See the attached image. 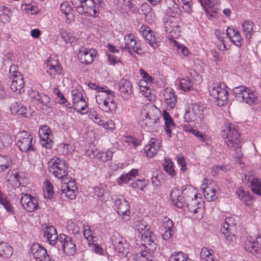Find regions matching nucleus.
<instances>
[{
  "instance_id": "28",
  "label": "nucleus",
  "mask_w": 261,
  "mask_h": 261,
  "mask_svg": "<svg viewBox=\"0 0 261 261\" xmlns=\"http://www.w3.org/2000/svg\"><path fill=\"white\" fill-rule=\"evenodd\" d=\"M163 227L165 229V232L163 234V237L165 240H168L171 238L173 230L172 227L173 226V222L168 218H165L163 222Z\"/></svg>"
},
{
  "instance_id": "2",
  "label": "nucleus",
  "mask_w": 261,
  "mask_h": 261,
  "mask_svg": "<svg viewBox=\"0 0 261 261\" xmlns=\"http://www.w3.org/2000/svg\"><path fill=\"white\" fill-rule=\"evenodd\" d=\"M49 171L56 177L64 181L65 179H70L68 176V165L64 160H61L58 158H53L48 163Z\"/></svg>"
},
{
  "instance_id": "25",
  "label": "nucleus",
  "mask_w": 261,
  "mask_h": 261,
  "mask_svg": "<svg viewBox=\"0 0 261 261\" xmlns=\"http://www.w3.org/2000/svg\"><path fill=\"white\" fill-rule=\"evenodd\" d=\"M183 195L185 199L188 202V205H192L197 203V193L196 190L192 187H188L184 190Z\"/></svg>"
},
{
  "instance_id": "30",
  "label": "nucleus",
  "mask_w": 261,
  "mask_h": 261,
  "mask_svg": "<svg viewBox=\"0 0 261 261\" xmlns=\"http://www.w3.org/2000/svg\"><path fill=\"white\" fill-rule=\"evenodd\" d=\"M202 188L203 191V194L205 198L209 201H213L217 198L216 195V190L212 187L210 185H205L203 184Z\"/></svg>"
},
{
  "instance_id": "3",
  "label": "nucleus",
  "mask_w": 261,
  "mask_h": 261,
  "mask_svg": "<svg viewBox=\"0 0 261 261\" xmlns=\"http://www.w3.org/2000/svg\"><path fill=\"white\" fill-rule=\"evenodd\" d=\"M115 92L111 90L99 91L96 95V101L102 110L106 113L115 111L117 103L114 100Z\"/></svg>"
},
{
  "instance_id": "53",
  "label": "nucleus",
  "mask_w": 261,
  "mask_h": 261,
  "mask_svg": "<svg viewBox=\"0 0 261 261\" xmlns=\"http://www.w3.org/2000/svg\"><path fill=\"white\" fill-rule=\"evenodd\" d=\"M189 211L191 212H193L194 214V216L195 218L197 219H200L202 217L203 214V210L200 206H197L196 208H194L193 206L191 205L190 207L189 208Z\"/></svg>"
},
{
  "instance_id": "13",
  "label": "nucleus",
  "mask_w": 261,
  "mask_h": 261,
  "mask_svg": "<svg viewBox=\"0 0 261 261\" xmlns=\"http://www.w3.org/2000/svg\"><path fill=\"white\" fill-rule=\"evenodd\" d=\"M59 241L62 245L63 251L67 255H73L75 253L76 247L71 237L61 233L59 235Z\"/></svg>"
},
{
  "instance_id": "9",
  "label": "nucleus",
  "mask_w": 261,
  "mask_h": 261,
  "mask_svg": "<svg viewBox=\"0 0 261 261\" xmlns=\"http://www.w3.org/2000/svg\"><path fill=\"white\" fill-rule=\"evenodd\" d=\"M236 229L234 219L231 217L226 218L220 229L223 237L225 238L226 243L230 244L235 242L236 238L234 233Z\"/></svg>"
},
{
  "instance_id": "46",
  "label": "nucleus",
  "mask_w": 261,
  "mask_h": 261,
  "mask_svg": "<svg viewBox=\"0 0 261 261\" xmlns=\"http://www.w3.org/2000/svg\"><path fill=\"white\" fill-rule=\"evenodd\" d=\"M113 152L111 151L106 152H98L97 154H95L96 158L102 162H105L108 161H110L112 159Z\"/></svg>"
},
{
  "instance_id": "45",
  "label": "nucleus",
  "mask_w": 261,
  "mask_h": 261,
  "mask_svg": "<svg viewBox=\"0 0 261 261\" xmlns=\"http://www.w3.org/2000/svg\"><path fill=\"white\" fill-rule=\"evenodd\" d=\"M170 42L173 43L174 46L177 48L179 54H182L185 57L189 55V51L187 47L179 43L173 39L170 38Z\"/></svg>"
},
{
  "instance_id": "29",
  "label": "nucleus",
  "mask_w": 261,
  "mask_h": 261,
  "mask_svg": "<svg viewBox=\"0 0 261 261\" xmlns=\"http://www.w3.org/2000/svg\"><path fill=\"white\" fill-rule=\"evenodd\" d=\"M254 24L250 20H245L242 24V30L245 38L249 40L251 39L252 34L254 32L253 28Z\"/></svg>"
},
{
  "instance_id": "50",
  "label": "nucleus",
  "mask_w": 261,
  "mask_h": 261,
  "mask_svg": "<svg viewBox=\"0 0 261 261\" xmlns=\"http://www.w3.org/2000/svg\"><path fill=\"white\" fill-rule=\"evenodd\" d=\"M186 255L182 252L172 254L169 257V261H187Z\"/></svg>"
},
{
  "instance_id": "47",
  "label": "nucleus",
  "mask_w": 261,
  "mask_h": 261,
  "mask_svg": "<svg viewBox=\"0 0 261 261\" xmlns=\"http://www.w3.org/2000/svg\"><path fill=\"white\" fill-rule=\"evenodd\" d=\"M146 42L148 43L154 49L156 48L160 45V41H158L153 35V32H151L145 38Z\"/></svg>"
},
{
  "instance_id": "55",
  "label": "nucleus",
  "mask_w": 261,
  "mask_h": 261,
  "mask_svg": "<svg viewBox=\"0 0 261 261\" xmlns=\"http://www.w3.org/2000/svg\"><path fill=\"white\" fill-rule=\"evenodd\" d=\"M148 185V181L144 179L137 180L131 184V186L134 188H138L141 191H143L144 188Z\"/></svg>"
},
{
  "instance_id": "43",
  "label": "nucleus",
  "mask_w": 261,
  "mask_h": 261,
  "mask_svg": "<svg viewBox=\"0 0 261 261\" xmlns=\"http://www.w3.org/2000/svg\"><path fill=\"white\" fill-rule=\"evenodd\" d=\"M0 204L4 206L7 212L13 213V207L3 193L0 195Z\"/></svg>"
},
{
  "instance_id": "37",
  "label": "nucleus",
  "mask_w": 261,
  "mask_h": 261,
  "mask_svg": "<svg viewBox=\"0 0 261 261\" xmlns=\"http://www.w3.org/2000/svg\"><path fill=\"white\" fill-rule=\"evenodd\" d=\"M72 10V8L67 1L63 2L60 6L61 12L65 15L67 19L72 18L73 16Z\"/></svg>"
},
{
  "instance_id": "36",
  "label": "nucleus",
  "mask_w": 261,
  "mask_h": 261,
  "mask_svg": "<svg viewBox=\"0 0 261 261\" xmlns=\"http://www.w3.org/2000/svg\"><path fill=\"white\" fill-rule=\"evenodd\" d=\"M169 9L170 18H176L177 19V22H180L181 20L182 11L180 9L178 5L174 3L172 7L170 8Z\"/></svg>"
},
{
  "instance_id": "59",
  "label": "nucleus",
  "mask_w": 261,
  "mask_h": 261,
  "mask_svg": "<svg viewBox=\"0 0 261 261\" xmlns=\"http://www.w3.org/2000/svg\"><path fill=\"white\" fill-rule=\"evenodd\" d=\"M132 179L129 174L127 173L125 174H122L119 178L117 179V183L119 185L128 182Z\"/></svg>"
},
{
  "instance_id": "6",
  "label": "nucleus",
  "mask_w": 261,
  "mask_h": 261,
  "mask_svg": "<svg viewBox=\"0 0 261 261\" xmlns=\"http://www.w3.org/2000/svg\"><path fill=\"white\" fill-rule=\"evenodd\" d=\"M134 227L141 235V240L146 245L154 248L156 245L157 239L155 236L150 230V226L143 221H136Z\"/></svg>"
},
{
  "instance_id": "34",
  "label": "nucleus",
  "mask_w": 261,
  "mask_h": 261,
  "mask_svg": "<svg viewBox=\"0 0 261 261\" xmlns=\"http://www.w3.org/2000/svg\"><path fill=\"white\" fill-rule=\"evenodd\" d=\"M59 33L61 38L64 41L65 43L72 44L75 42V38L70 31L64 29H60Z\"/></svg>"
},
{
  "instance_id": "60",
  "label": "nucleus",
  "mask_w": 261,
  "mask_h": 261,
  "mask_svg": "<svg viewBox=\"0 0 261 261\" xmlns=\"http://www.w3.org/2000/svg\"><path fill=\"white\" fill-rule=\"evenodd\" d=\"M177 163L181 166L180 169L183 171H186L187 168L186 167V161L184 156L179 155L176 156Z\"/></svg>"
},
{
  "instance_id": "49",
  "label": "nucleus",
  "mask_w": 261,
  "mask_h": 261,
  "mask_svg": "<svg viewBox=\"0 0 261 261\" xmlns=\"http://www.w3.org/2000/svg\"><path fill=\"white\" fill-rule=\"evenodd\" d=\"M179 5H182V9L188 14L192 12L191 5L192 0H177Z\"/></svg>"
},
{
  "instance_id": "32",
  "label": "nucleus",
  "mask_w": 261,
  "mask_h": 261,
  "mask_svg": "<svg viewBox=\"0 0 261 261\" xmlns=\"http://www.w3.org/2000/svg\"><path fill=\"white\" fill-rule=\"evenodd\" d=\"M177 82L178 87L184 91H188L192 89L193 80L188 77L180 79Z\"/></svg>"
},
{
  "instance_id": "10",
  "label": "nucleus",
  "mask_w": 261,
  "mask_h": 261,
  "mask_svg": "<svg viewBox=\"0 0 261 261\" xmlns=\"http://www.w3.org/2000/svg\"><path fill=\"white\" fill-rule=\"evenodd\" d=\"M244 247L247 251L261 257V236L247 237L244 241Z\"/></svg>"
},
{
  "instance_id": "24",
  "label": "nucleus",
  "mask_w": 261,
  "mask_h": 261,
  "mask_svg": "<svg viewBox=\"0 0 261 261\" xmlns=\"http://www.w3.org/2000/svg\"><path fill=\"white\" fill-rule=\"evenodd\" d=\"M114 206L119 215H126L127 213H129V204L126 199L123 197L115 200Z\"/></svg>"
},
{
  "instance_id": "52",
  "label": "nucleus",
  "mask_w": 261,
  "mask_h": 261,
  "mask_svg": "<svg viewBox=\"0 0 261 261\" xmlns=\"http://www.w3.org/2000/svg\"><path fill=\"white\" fill-rule=\"evenodd\" d=\"M198 1L205 10H206V7L213 9L218 3V0H198Z\"/></svg>"
},
{
  "instance_id": "48",
  "label": "nucleus",
  "mask_w": 261,
  "mask_h": 261,
  "mask_svg": "<svg viewBox=\"0 0 261 261\" xmlns=\"http://www.w3.org/2000/svg\"><path fill=\"white\" fill-rule=\"evenodd\" d=\"M83 234L85 239L88 241H95L96 237L93 236V233L90 230V227L89 225L84 226Z\"/></svg>"
},
{
  "instance_id": "16",
  "label": "nucleus",
  "mask_w": 261,
  "mask_h": 261,
  "mask_svg": "<svg viewBox=\"0 0 261 261\" xmlns=\"http://www.w3.org/2000/svg\"><path fill=\"white\" fill-rule=\"evenodd\" d=\"M31 250L33 257L37 261H49V256L43 246L37 243L33 244Z\"/></svg>"
},
{
  "instance_id": "18",
  "label": "nucleus",
  "mask_w": 261,
  "mask_h": 261,
  "mask_svg": "<svg viewBox=\"0 0 261 261\" xmlns=\"http://www.w3.org/2000/svg\"><path fill=\"white\" fill-rule=\"evenodd\" d=\"M161 141L156 138H151L145 146L144 150L148 157L152 158L162 147Z\"/></svg>"
},
{
  "instance_id": "19",
  "label": "nucleus",
  "mask_w": 261,
  "mask_h": 261,
  "mask_svg": "<svg viewBox=\"0 0 261 261\" xmlns=\"http://www.w3.org/2000/svg\"><path fill=\"white\" fill-rule=\"evenodd\" d=\"M119 90L121 96L125 100L129 99L133 95V87L130 81L122 79L119 83Z\"/></svg>"
},
{
  "instance_id": "15",
  "label": "nucleus",
  "mask_w": 261,
  "mask_h": 261,
  "mask_svg": "<svg viewBox=\"0 0 261 261\" xmlns=\"http://www.w3.org/2000/svg\"><path fill=\"white\" fill-rule=\"evenodd\" d=\"M42 231L43 237L49 244L54 246L57 244V241H59V236L58 235L56 229L53 226L43 224Z\"/></svg>"
},
{
  "instance_id": "11",
  "label": "nucleus",
  "mask_w": 261,
  "mask_h": 261,
  "mask_svg": "<svg viewBox=\"0 0 261 261\" xmlns=\"http://www.w3.org/2000/svg\"><path fill=\"white\" fill-rule=\"evenodd\" d=\"M62 184L60 187L61 195H64L67 198L72 200L76 197L75 181L72 178L65 179L64 181L62 182Z\"/></svg>"
},
{
  "instance_id": "39",
  "label": "nucleus",
  "mask_w": 261,
  "mask_h": 261,
  "mask_svg": "<svg viewBox=\"0 0 261 261\" xmlns=\"http://www.w3.org/2000/svg\"><path fill=\"white\" fill-rule=\"evenodd\" d=\"M74 109L77 113L84 114L88 112V107L86 102L83 98L73 106Z\"/></svg>"
},
{
  "instance_id": "12",
  "label": "nucleus",
  "mask_w": 261,
  "mask_h": 261,
  "mask_svg": "<svg viewBox=\"0 0 261 261\" xmlns=\"http://www.w3.org/2000/svg\"><path fill=\"white\" fill-rule=\"evenodd\" d=\"M20 202L23 208L28 212H33L39 207L36 198L27 193H22Z\"/></svg>"
},
{
  "instance_id": "23",
  "label": "nucleus",
  "mask_w": 261,
  "mask_h": 261,
  "mask_svg": "<svg viewBox=\"0 0 261 261\" xmlns=\"http://www.w3.org/2000/svg\"><path fill=\"white\" fill-rule=\"evenodd\" d=\"M164 98L167 109L172 110L174 108L177 103V98L173 89H166L164 92Z\"/></svg>"
},
{
  "instance_id": "40",
  "label": "nucleus",
  "mask_w": 261,
  "mask_h": 261,
  "mask_svg": "<svg viewBox=\"0 0 261 261\" xmlns=\"http://www.w3.org/2000/svg\"><path fill=\"white\" fill-rule=\"evenodd\" d=\"M251 187V190L254 193L261 196V185L258 179L252 178L248 179Z\"/></svg>"
},
{
  "instance_id": "57",
  "label": "nucleus",
  "mask_w": 261,
  "mask_h": 261,
  "mask_svg": "<svg viewBox=\"0 0 261 261\" xmlns=\"http://www.w3.org/2000/svg\"><path fill=\"white\" fill-rule=\"evenodd\" d=\"M236 193L238 197L242 201H246L250 199L249 195L246 193L244 189L241 188H239L237 190Z\"/></svg>"
},
{
  "instance_id": "42",
  "label": "nucleus",
  "mask_w": 261,
  "mask_h": 261,
  "mask_svg": "<svg viewBox=\"0 0 261 261\" xmlns=\"http://www.w3.org/2000/svg\"><path fill=\"white\" fill-rule=\"evenodd\" d=\"M201 261H214V255L207 248H202L200 253Z\"/></svg>"
},
{
  "instance_id": "61",
  "label": "nucleus",
  "mask_w": 261,
  "mask_h": 261,
  "mask_svg": "<svg viewBox=\"0 0 261 261\" xmlns=\"http://www.w3.org/2000/svg\"><path fill=\"white\" fill-rule=\"evenodd\" d=\"M143 121L144 124L147 126V128L148 131L151 130L152 126L156 123L155 119H151L148 117H146Z\"/></svg>"
},
{
  "instance_id": "64",
  "label": "nucleus",
  "mask_w": 261,
  "mask_h": 261,
  "mask_svg": "<svg viewBox=\"0 0 261 261\" xmlns=\"http://www.w3.org/2000/svg\"><path fill=\"white\" fill-rule=\"evenodd\" d=\"M173 30L171 32H169L170 36L172 37H177L180 35V28L179 25L174 23Z\"/></svg>"
},
{
  "instance_id": "54",
  "label": "nucleus",
  "mask_w": 261,
  "mask_h": 261,
  "mask_svg": "<svg viewBox=\"0 0 261 261\" xmlns=\"http://www.w3.org/2000/svg\"><path fill=\"white\" fill-rule=\"evenodd\" d=\"M215 35L221 43V44H219L220 49H222V47L225 49L226 48V45L224 43V38L225 36H226V33L221 32L220 30H217L215 31Z\"/></svg>"
},
{
  "instance_id": "58",
  "label": "nucleus",
  "mask_w": 261,
  "mask_h": 261,
  "mask_svg": "<svg viewBox=\"0 0 261 261\" xmlns=\"http://www.w3.org/2000/svg\"><path fill=\"white\" fill-rule=\"evenodd\" d=\"M72 95L73 105L83 99L82 93L75 90L72 91Z\"/></svg>"
},
{
  "instance_id": "17",
  "label": "nucleus",
  "mask_w": 261,
  "mask_h": 261,
  "mask_svg": "<svg viewBox=\"0 0 261 261\" xmlns=\"http://www.w3.org/2000/svg\"><path fill=\"white\" fill-rule=\"evenodd\" d=\"M96 54V50L93 48L87 49L82 47L80 49L78 57L82 64L87 65L90 64L93 62L94 58Z\"/></svg>"
},
{
  "instance_id": "4",
  "label": "nucleus",
  "mask_w": 261,
  "mask_h": 261,
  "mask_svg": "<svg viewBox=\"0 0 261 261\" xmlns=\"http://www.w3.org/2000/svg\"><path fill=\"white\" fill-rule=\"evenodd\" d=\"M15 141L19 150L30 154L35 152L36 148L34 145L35 141L33 136L26 131H20L17 134L15 137Z\"/></svg>"
},
{
  "instance_id": "14",
  "label": "nucleus",
  "mask_w": 261,
  "mask_h": 261,
  "mask_svg": "<svg viewBox=\"0 0 261 261\" xmlns=\"http://www.w3.org/2000/svg\"><path fill=\"white\" fill-rule=\"evenodd\" d=\"M40 142L42 146L46 148H50L53 143L51 130L46 125L39 129L38 133Z\"/></svg>"
},
{
  "instance_id": "27",
  "label": "nucleus",
  "mask_w": 261,
  "mask_h": 261,
  "mask_svg": "<svg viewBox=\"0 0 261 261\" xmlns=\"http://www.w3.org/2000/svg\"><path fill=\"white\" fill-rule=\"evenodd\" d=\"M192 112L194 113L197 120H201L207 114V110L202 103L192 104Z\"/></svg>"
},
{
  "instance_id": "20",
  "label": "nucleus",
  "mask_w": 261,
  "mask_h": 261,
  "mask_svg": "<svg viewBox=\"0 0 261 261\" xmlns=\"http://www.w3.org/2000/svg\"><path fill=\"white\" fill-rule=\"evenodd\" d=\"M14 75H10L9 79L12 80L10 88L11 90L16 93L21 94L23 91L24 81L21 73H17Z\"/></svg>"
},
{
  "instance_id": "56",
  "label": "nucleus",
  "mask_w": 261,
  "mask_h": 261,
  "mask_svg": "<svg viewBox=\"0 0 261 261\" xmlns=\"http://www.w3.org/2000/svg\"><path fill=\"white\" fill-rule=\"evenodd\" d=\"M89 117L91 119L93 120L94 122L97 124H101L102 122L99 115L97 113L95 110H91L89 112Z\"/></svg>"
},
{
  "instance_id": "1",
  "label": "nucleus",
  "mask_w": 261,
  "mask_h": 261,
  "mask_svg": "<svg viewBox=\"0 0 261 261\" xmlns=\"http://www.w3.org/2000/svg\"><path fill=\"white\" fill-rule=\"evenodd\" d=\"M221 136L224 139L227 146L230 149L235 150L237 162L242 164L243 156L241 149L240 134L238 127L232 123H226L222 126Z\"/></svg>"
},
{
  "instance_id": "31",
  "label": "nucleus",
  "mask_w": 261,
  "mask_h": 261,
  "mask_svg": "<svg viewBox=\"0 0 261 261\" xmlns=\"http://www.w3.org/2000/svg\"><path fill=\"white\" fill-rule=\"evenodd\" d=\"M163 116L165 125V131L169 137H171V130L172 128L174 127L173 119L165 110L163 111Z\"/></svg>"
},
{
  "instance_id": "51",
  "label": "nucleus",
  "mask_w": 261,
  "mask_h": 261,
  "mask_svg": "<svg viewBox=\"0 0 261 261\" xmlns=\"http://www.w3.org/2000/svg\"><path fill=\"white\" fill-rule=\"evenodd\" d=\"M140 90L142 95L147 97L149 100H151L154 98V95L151 94V90L146 86H144L140 85Z\"/></svg>"
},
{
  "instance_id": "35",
  "label": "nucleus",
  "mask_w": 261,
  "mask_h": 261,
  "mask_svg": "<svg viewBox=\"0 0 261 261\" xmlns=\"http://www.w3.org/2000/svg\"><path fill=\"white\" fill-rule=\"evenodd\" d=\"M164 170L171 177L176 174V171L173 168V162L169 158H165L163 163Z\"/></svg>"
},
{
  "instance_id": "44",
  "label": "nucleus",
  "mask_w": 261,
  "mask_h": 261,
  "mask_svg": "<svg viewBox=\"0 0 261 261\" xmlns=\"http://www.w3.org/2000/svg\"><path fill=\"white\" fill-rule=\"evenodd\" d=\"M47 66L49 69L51 70L50 73L53 71L58 74L61 73L62 68L57 60H52L51 61H49Z\"/></svg>"
},
{
  "instance_id": "5",
  "label": "nucleus",
  "mask_w": 261,
  "mask_h": 261,
  "mask_svg": "<svg viewBox=\"0 0 261 261\" xmlns=\"http://www.w3.org/2000/svg\"><path fill=\"white\" fill-rule=\"evenodd\" d=\"M210 95L214 98L215 102L219 106L227 104L228 92L227 86L224 83H213L209 88Z\"/></svg>"
},
{
  "instance_id": "33",
  "label": "nucleus",
  "mask_w": 261,
  "mask_h": 261,
  "mask_svg": "<svg viewBox=\"0 0 261 261\" xmlns=\"http://www.w3.org/2000/svg\"><path fill=\"white\" fill-rule=\"evenodd\" d=\"M13 248L5 242L0 243V256L5 258L11 257L13 254Z\"/></svg>"
},
{
  "instance_id": "63",
  "label": "nucleus",
  "mask_w": 261,
  "mask_h": 261,
  "mask_svg": "<svg viewBox=\"0 0 261 261\" xmlns=\"http://www.w3.org/2000/svg\"><path fill=\"white\" fill-rule=\"evenodd\" d=\"M184 118L188 122L194 121L197 120L196 116L194 115V113L192 111H188L185 113Z\"/></svg>"
},
{
  "instance_id": "8",
  "label": "nucleus",
  "mask_w": 261,
  "mask_h": 261,
  "mask_svg": "<svg viewBox=\"0 0 261 261\" xmlns=\"http://www.w3.org/2000/svg\"><path fill=\"white\" fill-rule=\"evenodd\" d=\"M232 91L238 100H242L250 105H256L258 102L255 93L245 86L234 87Z\"/></svg>"
},
{
  "instance_id": "21",
  "label": "nucleus",
  "mask_w": 261,
  "mask_h": 261,
  "mask_svg": "<svg viewBox=\"0 0 261 261\" xmlns=\"http://www.w3.org/2000/svg\"><path fill=\"white\" fill-rule=\"evenodd\" d=\"M184 190L181 191L177 188H174L170 192V198L172 203L175 207L181 208L184 206L183 197L181 195L183 194Z\"/></svg>"
},
{
  "instance_id": "38",
  "label": "nucleus",
  "mask_w": 261,
  "mask_h": 261,
  "mask_svg": "<svg viewBox=\"0 0 261 261\" xmlns=\"http://www.w3.org/2000/svg\"><path fill=\"white\" fill-rule=\"evenodd\" d=\"M12 164V161L9 156L0 155V172L9 169Z\"/></svg>"
},
{
  "instance_id": "7",
  "label": "nucleus",
  "mask_w": 261,
  "mask_h": 261,
  "mask_svg": "<svg viewBox=\"0 0 261 261\" xmlns=\"http://www.w3.org/2000/svg\"><path fill=\"white\" fill-rule=\"evenodd\" d=\"M95 1L97 0H73L72 4L79 13L96 17L99 12Z\"/></svg>"
},
{
  "instance_id": "22",
  "label": "nucleus",
  "mask_w": 261,
  "mask_h": 261,
  "mask_svg": "<svg viewBox=\"0 0 261 261\" xmlns=\"http://www.w3.org/2000/svg\"><path fill=\"white\" fill-rule=\"evenodd\" d=\"M125 46L123 48L126 49L128 53L131 54L134 51L139 54V50L141 48L137 45V41L135 39V36L131 34H127L124 36Z\"/></svg>"
},
{
  "instance_id": "26",
  "label": "nucleus",
  "mask_w": 261,
  "mask_h": 261,
  "mask_svg": "<svg viewBox=\"0 0 261 261\" xmlns=\"http://www.w3.org/2000/svg\"><path fill=\"white\" fill-rule=\"evenodd\" d=\"M6 178L8 181L12 180L13 179H15L19 182V185L25 184L27 181L25 173H23V172H18L15 170H9L7 173Z\"/></svg>"
},
{
  "instance_id": "41",
  "label": "nucleus",
  "mask_w": 261,
  "mask_h": 261,
  "mask_svg": "<svg viewBox=\"0 0 261 261\" xmlns=\"http://www.w3.org/2000/svg\"><path fill=\"white\" fill-rule=\"evenodd\" d=\"M116 250L118 253L127 254L128 253V245L125 241L123 240L119 241L116 242L115 245Z\"/></svg>"
},
{
  "instance_id": "62",
  "label": "nucleus",
  "mask_w": 261,
  "mask_h": 261,
  "mask_svg": "<svg viewBox=\"0 0 261 261\" xmlns=\"http://www.w3.org/2000/svg\"><path fill=\"white\" fill-rule=\"evenodd\" d=\"M230 40L234 44L238 47L241 46L242 44V39L239 32L231 38Z\"/></svg>"
}]
</instances>
